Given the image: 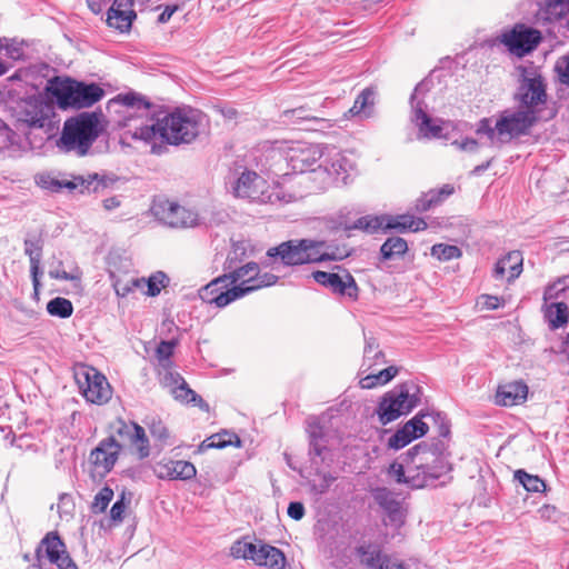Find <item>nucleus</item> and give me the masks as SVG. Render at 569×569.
Instances as JSON below:
<instances>
[{
  "label": "nucleus",
  "instance_id": "obj_1",
  "mask_svg": "<svg viewBox=\"0 0 569 569\" xmlns=\"http://www.w3.org/2000/svg\"><path fill=\"white\" fill-rule=\"evenodd\" d=\"M278 279L271 272L261 273L259 264L251 261L211 280L199 290V296L206 303L224 308L256 290L276 284Z\"/></svg>",
  "mask_w": 569,
  "mask_h": 569
},
{
  "label": "nucleus",
  "instance_id": "obj_2",
  "mask_svg": "<svg viewBox=\"0 0 569 569\" xmlns=\"http://www.w3.org/2000/svg\"><path fill=\"white\" fill-rule=\"evenodd\" d=\"M206 116L198 109L177 108L170 113L157 121H151V126L143 128L138 132L146 142L160 140L169 144L179 146L191 143L204 130Z\"/></svg>",
  "mask_w": 569,
  "mask_h": 569
},
{
  "label": "nucleus",
  "instance_id": "obj_3",
  "mask_svg": "<svg viewBox=\"0 0 569 569\" xmlns=\"http://www.w3.org/2000/svg\"><path fill=\"white\" fill-rule=\"evenodd\" d=\"M103 127L97 112H81L67 119L63 123L58 147L68 152L83 157L99 138Z\"/></svg>",
  "mask_w": 569,
  "mask_h": 569
},
{
  "label": "nucleus",
  "instance_id": "obj_4",
  "mask_svg": "<svg viewBox=\"0 0 569 569\" xmlns=\"http://www.w3.org/2000/svg\"><path fill=\"white\" fill-rule=\"evenodd\" d=\"M50 91L61 108L84 109L100 101L106 91L99 84L86 83L70 78L56 77L50 81Z\"/></svg>",
  "mask_w": 569,
  "mask_h": 569
},
{
  "label": "nucleus",
  "instance_id": "obj_5",
  "mask_svg": "<svg viewBox=\"0 0 569 569\" xmlns=\"http://www.w3.org/2000/svg\"><path fill=\"white\" fill-rule=\"evenodd\" d=\"M232 192L237 198L256 203H288L292 200L279 184H269L264 178L251 170H243L234 180Z\"/></svg>",
  "mask_w": 569,
  "mask_h": 569
},
{
  "label": "nucleus",
  "instance_id": "obj_6",
  "mask_svg": "<svg viewBox=\"0 0 569 569\" xmlns=\"http://www.w3.org/2000/svg\"><path fill=\"white\" fill-rule=\"evenodd\" d=\"M111 103L120 106L119 124L131 133L133 139L143 140L138 132L157 121L152 117V104L141 94L130 92L117 96Z\"/></svg>",
  "mask_w": 569,
  "mask_h": 569
},
{
  "label": "nucleus",
  "instance_id": "obj_7",
  "mask_svg": "<svg viewBox=\"0 0 569 569\" xmlns=\"http://www.w3.org/2000/svg\"><path fill=\"white\" fill-rule=\"evenodd\" d=\"M519 71V86L515 93V101L519 108L527 112L532 111V116L539 118L548 99L546 80L535 67H520Z\"/></svg>",
  "mask_w": 569,
  "mask_h": 569
},
{
  "label": "nucleus",
  "instance_id": "obj_8",
  "mask_svg": "<svg viewBox=\"0 0 569 569\" xmlns=\"http://www.w3.org/2000/svg\"><path fill=\"white\" fill-rule=\"evenodd\" d=\"M411 389L418 390L415 385H402L382 397L376 410L382 425H388L400 416L409 413L418 405L419 399Z\"/></svg>",
  "mask_w": 569,
  "mask_h": 569
},
{
  "label": "nucleus",
  "instance_id": "obj_9",
  "mask_svg": "<svg viewBox=\"0 0 569 569\" xmlns=\"http://www.w3.org/2000/svg\"><path fill=\"white\" fill-rule=\"evenodd\" d=\"M316 240L293 239L281 242L279 246L269 248L267 256L279 258L284 266H300L307 263H317V259L323 256H316Z\"/></svg>",
  "mask_w": 569,
  "mask_h": 569
},
{
  "label": "nucleus",
  "instance_id": "obj_10",
  "mask_svg": "<svg viewBox=\"0 0 569 569\" xmlns=\"http://www.w3.org/2000/svg\"><path fill=\"white\" fill-rule=\"evenodd\" d=\"M546 318L552 329H558L568 322L569 280L559 279L548 286L543 293Z\"/></svg>",
  "mask_w": 569,
  "mask_h": 569
},
{
  "label": "nucleus",
  "instance_id": "obj_11",
  "mask_svg": "<svg viewBox=\"0 0 569 569\" xmlns=\"http://www.w3.org/2000/svg\"><path fill=\"white\" fill-rule=\"evenodd\" d=\"M74 378L88 401L102 405L111 398V387L107 378L96 368L82 366L77 369Z\"/></svg>",
  "mask_w": 569,
  "mask_h": 569
},
{
  "label": "nucleus",
  "instance_id": "obj_12",
  "mask_svg": "<svg viewBox=\"0 0 569 569\" xmlns=\"http://www.w3.org/2000/svg\"><path fill=\"white\" fill-rule=\"evenodd\" d=\"M537 121L532 111L527 112L518 106L516 110L502 111L497 119L498 141L505 143L526 134Z\"/></svg>",
  "mask_w": 569,
  "mask_h": 569
},
{
  "label": "nucleus",
  "instance_id": "obj_13",
  "mask_svg": "<svg viewBox=\"0 0 569 569\" xmlns=\"http://www.w3.org/2000/svg\"><path fill=\"white\" fill-rule=\"evenodd\" d=\"M112 429L113 436L120 439L122 447H128L138 459L143 460L150 456V441L146 430L140 425L118 419Z\"/></svg>",
  "mask_w": 569,
  "mask_h": 569
},
{
  "label": "nucleus",
  "instance_id": "obj_14",
  "mask_svg": "<svg viewBox=\"0 0 569 569\" xmlns=\"http://www.w3.org/2000/svg\"><path fill=\"white\" fill-rule=\"evenodd\" d=\"M151 210L158 220L171 228H191L200 224L198 212L169 200L156 201Z\"/></svg>",
  "mask_w": 569,
  "mask_h": 569
},
{
  "label": "nucleus",
  "instance_id": "obj_15",
  "mask_svg": "<svg viewBox=\"0 0 569 569\" xmlns=\"http://www.w3.org/2000/svg\"><path fill=\"white\" fill-rule=\"evenodd\" d=\"M18 122L31 128H44L49 124L53 108L41 97H32L17 102L13 108Z\"/></svg>",
  "mask_w": 569,
  "mask_h": 569
},
{
  "label": "nucleus",
  "instance_id": "obj_16",
  "mask_svg": "<svg viewBox=\"0 0 569 569\" xmlns=\"http://www.w3.org/2000/svg\"><path fill=\"white\" fill-rule=\"evenodd\" d=\"M325 148L320 144L309 142H293L286 151V160L288 166L295 172L303 173L306 171H315L322 161Z\"/></svg>",
  "mask_w": 569,
  "mask_h": 569
},
{
  "label": "nucleus",
  "instance_id": "obj_17",
  "mask_svg": "<svg viewBox=\"0 0 569 569\" xmlns=\"http://www.w3.org/2000/svg\"><path fill=\"white\" fill-rule=\"evenodd\" d=\"M541 40L542 37L539 30L525 24H516L511 30L502 33L500 38V42L519 58L532 52Z\"/></svg>",
  "mask_w": 569,
  "mask_h": 569
},
{
  "label": "nucleus",
  "instance_id": "obj_18",
  "mask_svg": "<svg viewBox=\"0 0 569 569\" xmlns=\"http://www.w3.org/2000/svg\"><path fill=\"white\" fill-rule=\"evenodd\" d=\"M410 462L405 466L398 461L390 465L388 475L398 483L407 485L410 488H423L429 486L427 476L420 467V456H407Z\"/></svg>",
  "mask_w": 569,
  "mask_h": 569
},
{
  "label": "nucleus",
  "instance_id": "obj_19",
  "mask_svg": "<svg viewBox=\"0 0 569 569\" xmlns=\"http://www.w3.org/2000/svg\"><path fill=\"white\" fill-rule=\"evenodd\" d=\"M425 88L423 83H419L413 93L411 94L410 103L412 109V120L419 128V133L427 139L440 138L442 134V121L439 119H432L425 110L426 104L418 96Z\"/></svg>",
  "mask_w": 569,
  "mask_h": 569
},
{
  "label": "nucleus",
  "instance_id": "obj_20",
  "mask_svg": "<svg viewBox=\"0 0 569 569\" xmlns=\"http://www.w3.org/2000/svg\"><path fill=\"white\" fill-rule=\"evenodd\" d=\"M43 552L49 561L57 565L59 569H78L74 561L66 551L63 541L56 532L47 533L37 548L36 555L39 562H41Z\"/></svg>",
  "mask_w": 569,
  "mask_h": 569
},
{
  "label": "nucleus",
  "instance_id": "obj_21",
  "mask_svg": "<svg viewBox=\"0 0 569 569\" xmlns=\"http://www.w3.org/2000/svg\"><path fill=\"white\" fill-rule=\"evenodd\" d=\"M122 445L113 435L102 439L99 445L91 450L89 461L100 472L101 476L109 473L121 452Z\"/></svg>",
  "mask_w": 569,
  "mask_h": 569
},
{
  "label": "nucleus",
  "instance_id": "obj_22",
  "mask_svg": "<svg viewBox=\"0 0 569 569\" xmlns=\"http://www.w3.org/2000/svg\"><path fill=\"white\" fill-rule=\"evenodd\" d=\"M312 278L319 284L329 288L333 293L356 299L358 296V286L355 278L346 272L343 276L326 271L312 272Z\"/></svg>",
  "mask_w": 569,
  "mask_h": 569
},
{
  "label": "nucleus",
  "instance_id": "obj_23",
  "mask_svg": "<svg viewBox=\"0 0 569 569\" xmlns=\"http://www.w3.org/2000/svg\"><path fill=\"white\" fill-rule=\"evenodd\" d=\"M425 415L419 412L412 419L407 421L388 440V448L399 450L409 445L412 440L423 437L428 430V425L422 420Z\"/></svg>",
  "mask_w": 569,
  "mask_h": 569
},
{
  "label": "nucleus",
  "instance_id": "obj_24",
  "mask_svg": "<svg viewBox=\"0 0 569 569\" xmlns=\"http://www.w3.org/2000/svg\"><path fill=\"white\" fill-rule=\"evenodd\" d=\"M407 456H420V467H422L430 486L436 479L448 471L447 463L435 452L430 451L425 443H419L407 451Z\"/></svg>",
  "mask_w": 569,
  "mask_h": 569
},
{
  "label": "nucleus",
  "instance_id": "obj_25",
  "mask_svg": "<svg viewBox=\"0 0 569 569\" xmlns=\"http://www.w3.org/2000/svg\"><path fill=\"white\" fill-rule=\"evenodd\" d=\"M154 475L162 480H190L196 477L193 463L184 460H161L153 467Z\"/></svg>",
  "mask_w": 569,
  "mask_h": 569
},
{
  "label": "nucleus",
  "instance_id": "obj_26",
  "mask_svg": "<svg viewBox=\"0 0 569 569\" xmlns=\"http://www.w3.org/2000/svg\"><path fill=\"white\" fill-rule=\"evenodd\" d=\"M163 382L166 386L170 387L174 399L183 403H194L203 411H209V405L189 388L188 383L179 373L167 372L163 377Z\"/></svg>",
  "mask_w": 569,
  "mask_h": 569
},
{
  "label": "nucleus",
  "instance_id": "obj_27",
  "mask_svg": "<svg viewBox=\"0 0 569 569\" xmlns=\"http://www.w3.org/2000/svg\"><path fill=\"white\" fill-rule=\"evenodd\" d=\"M528 390V386L523 381L500 385L495 396V402L503 407L521 405L527 400Z\"/></svg>",
  "mask_w": 569,
  "mask_h": 569
},
{
  "label": "nucleus",
  "instance_id": "obj_28",
  "mask_svg": "<svg viewBox=\"0 0 569 569\" xmlns=\"http://www.w3.org/2000/svg\"><path fill=\"white\" fill-rule=\"evenodd\" d=\"M522 253L518 250L510 251L497 261L493 269V277L496 279H502L507 276V280L510 282L522 272Z\"/></svg>",
  "mask_w": 569,
  "mask_h": 569
},
{
  "label": "nucleus",
  "instance_id": "obj_29",
  "mask_svg": "<svg viewBox=\"0 0 569 569\" xmlns=\"http://www.w3.org/2000/svg\"><path fill=\"white\" fill-rule=\"evenodd\" d=\"M256 551L253 562L257 566L267 567L269 569H284L287 559L279 548L259 541Z\"/></svg>",
  "mask_w": 569,
  "mask_h": 569
},
{
  "label": "nucleus",
  "instance_id": "obj_30",
  "mask_svg": "<svg viewBox=\"0 0 569 569\" xmlns=\"http://www.w3.org/2000/svg\"><path fill=\"white\" fill-rule=\"evenodd\" d=\"M328 157L319 162L318 168L323 169L336 181L346 182L350 163L348 159L336 149L328 151Z\"/></svg>",
  "mask_w": 569,
  "mask_h": 569
},
{
  "label": "nucleus",
  "instance_id": "obj_31",
  "mask_svg": "<svg viewBox=\"0 0 569 569\" xmlns=\"http://www.w3.org/2000/svg\"><path fill=\"white\" fill-rule=\"evenodd\" d=\"M375 94L376 92L372 88L363 89L356 98L353 106L348 112L352 117H359L361 119L369 118L372 113Z\"/></svg>",
  "mask_w": 569,
  "mask_h": 569
},
{
  "label": "nucleus",
  "instance_id": "obj_32",
  "mask_svg": "<svg viewBox=\"0 0 569 569\" xmlns=\"http://www.w3.org/2000/svg\"><path fill=\"white\" fill-rule=\"evenodd\" d=\"M307 432L309 436L310 453L321 457L327 450V439L323 428L316 419L309 420Z\"/></svg>",
  "mask_w": 569,
  "mask_h": 569
},
{
  "label": "nucleus",
  "instance_id": "obj_33",
  "mask_svg": "<svg viewBox=\"0 0 569 569\" xmlns=\"http://www.w3.org/2000/svg\"><path fill=\"white\" fill-rule=\"evenodd\" d=\"M385 353L378 349V343L373 338H366L363 351L362 373L371 370L375 366L386 363Z\"/></svg>",
  "mask_w": 569,
  "mask_h": 569
},
{
  "label": "nucleus",
  "instance_id": "obj_34",
  "mask_svg": "<svg viewBox=\"0 0 569 569\" xmlns=\"http://www.w3.org/2000/svg\"><path fill=\"white\" fill-rule=\"evenodd\" d=\"M24 252L28 254L30 259V271L32 276V283L34 291L37 292L40 287L39 281V270H40V261H41V247L38 242L26 240L24 242Z\"/></svg>",
  "mask_w": 569,
  "mask_h": 569
},
{
  "label": "nucleus",
  "instance_id": "obj_35",
  "mask_svg": "<svg viewBox=\"0 0 569 569\" xmlns=\"http://www.w3.org/2000/svg\"><path fill=\"white\" fill-rule=\"evenodd\" d=\"M387 229H400V230H411V231H421L427 228V222L421 218H415L412 216L403 214L398 216L396 218H390L388 222L385 224Z\"/></svg>",
  "mask_w": 569,
  "mask_h": 569
},
{
  "label": "nucleus",
  "instance_id": "obj_36",
  "mask_svg": "<svg viewBox=\"0 0 569 569\" xmlns=\"http://www.w3.org/2000/svg\"><path fill=\"white\" fill-rule=\"evenodd\" d=\"M112 279V287L116 291V295L121 298L128 297L131 292L136 291L137 289H143L144 288V279L140 278H119L114 274H111Z\"/></svg>",
  "mask_w": 569,
  "mask_h": 569
},
{
  "label": "nucleus",
  "instance_id": "obj_37",
  "mask_svg": "<svg viewBox=\"0 0 569 569\" xmlns=\"http://www.w3.org/2000/svg\"><path fill=\"white\" fill-rule=\"evenodd\" d=\"M408 250L407 241L400 237L388 238L380 248L382 260H392L403 256Z\"/></svg>",
  "mask_w": 569,
  "mask_h": 569
},
{
  "label": "nucleus",
  "instance_id": "obj_38",
  "mask_svg": "<svg viewBox=\"0 0 569 569\" xmlns=\"http://www.w3.org/2000/svg\"><path fill=\"white\" fill-rule=\"evenodd\" d=\"M357 556L360 559L361 565L368 568L378 569L380 562L386 555H382L378 547L372 545H362L356 549Z\"/></svg>",
  "mask_w": 569,
  "mask_h": 569
},
{
  "label": "nucleus",
  "instance_id": "obj_39",
  "mask_svg": "<svg viewBox=\"0 0 569 569\" xmlns=\"http://www.w3.org/2000/svg\"><path fill=\"white\" fill-rule=\"evenodd\" d=\"M136 18L133 10H108L107 22L110 27L121 32L130 29L132 19Z\"/></svg>",
  "mask_w": 569,
  "mask_h": 569
},
{
  "label": "nucleus",
  "instance_id": "obj_40",
  "mask_svg": "<svg viewBox=\"0 0 569 569\" xmlns=\"http://www.w3.org/2000/svg\"><path fill=\"white\" fill-rule=\"evenodd\" d=\"M317 248L315 250L317 251L316 256H323L320 259H317V262L322 261H338L346 258L349 252L346 248H339L337 246L327 244L325 241H316Z\"/></svg>",
  "mask_w": 569,
  "mask_h": 569
},
{
  "label": "nucleus",
  "instance_id": "obj_41",
  "mask_svg": "<svg viewBox=\"0 0 569 569\" xmlns=\"http://www.w3.org/2000/svg\"><path fill=\"white\" fill-rule=\"evenodd\" d=\"M513 478L529 492H543L546 490V483L540 477L530 475L522 469L516 470Z\"/></svg>",
  "mask_w": 569,
  "mask_h": 569
},
{
  "label": "nucleus",
  "instance_id": "obj_42",
  "mask_svg": "<svg viewBox=\"0 0 569 569\" xmlns=\"http://www.w3.org/2000/svg\"><path fill=\"white\" fill-rule=\"evenodd\" d=\"M203 445L208 448H218L222 449L228 446H240V439L237 435L230 433L228 431H223L217 435H213L212 437L208 438L203 441Z\"/></svg>",
  "mask_w": 569,
  "mask_h": 569
},
{
  "label": "nucleus",
  "instance_id": "obj_43",
  "mask_svg": "<svg viewBox=\"0 0 569 569\" xmlns=\"http://www.w3.org/2000/svg\"><path fill=\"white\" fill-rule=\"evenodd\" d=\"M258 543L247 541L246 539L238 540L231 546V556L236 559L252 560L256 557Z\"/></svg>",
  "mask_w": 569,
  "mask_h": 569
},
{
  "label": "nucleus",
  "instance_id": "obj_44",
  "mask_svg": "<svg viewBox=\"0 0 569 569\" xmlns=\"http://www.w3.org/2000/svg\"><path fill=\"white\" fill-rule=\"evenodd\" d=\"M543 11L547 20H559L569 12V0H549Z\"/></svg>",
  "mask_w": 569,
  "mask_h": 569
},
{
  "label": "nucleus",
  "instance_id": "obj_45",
  "mask_svg": "<svg viewBox=\"0 0 569 569\" xmlns=\"http://www.w3.org/2000/svg\"><path fill=\"white\" fill-rule=\"evenodd\" d=\"M47 311L54 317L68 318L72 315L73 307L70 300L57 297L47 303Z\"/></svg>",
  "mask_w": 569,
  "mask_h": 569
},
{
  "label": "nucleus",
  "instance_id": "obj_46",
  "mask_svg": "<svg viewBox=\"0 0 569 569\" xmlns=\"http://www.w3.org/2000/svg\"><path fill=\"white\" fill-rule=\"evenodd\" d=\"M42 184L52 190V191H59L63 188H67L69 190L77 189L78 187H83L89 190L90 182L84 186L86 180L82 177H77L73 180H57V179H50V181L41 180Z\"/></svg>",
  "mask_w": 569,
  "mask_h": 569
},
{
  "label": "nucleus",
  "instance_id": "obj_47",
  "mask_svg": "<svg viewBox=\"0 0 569 569\" xmlns=\"http://www.w3.org/2000/svg\"><path fill=\"white\" fill-rule=\"evenodd\" d=\"M431 254L438 260L448 261L459 258L461 250L457 246L439 243L432 247Z\"/></svg>",
  "mask_w": 569,
  "mask_h": 569
},
{
  "label": "nucleus",
  "instance_id": "obj_48",
  "mask_svg": "<svg viewBox=\"0 0 569 569\" xmlns=\"http://www.w3.org/2000/svg\"><path fill=\"white\" fill-rule=\"evenodd\" d=\"M442 202V197L437 194L436 190H429L428 192L423 193L420 198L416 201V209L417 211L423 212L428 211L435 206H438Z\"/></svg>",
  "mask_w": 569,
  "mask_h": 569
},
{
  "label": "nucleus",
  "instance_id": "obj_49",
  "mask_svg": "<svg viewBox=\"0 0 569 569\" xmlns=\"http://www.w3.org/2000/svg\"><path fill=\"white\" fill-rule=\"evenodd\" d=\"M113 498V490L106 486L94 496L93 502H92V510L93 512H103L106 511L108 505Z\"/></svg>",
  "mask_w": 569,
  "mask_h": 569
},
{
  "label": "nucleus",
  "instance_id": "obj_50",
  "mask_svg": "<svg viewBox=\"0 0 569 569\" xmlns=\"http://www.w3.org/2000/svg\"><path fill=\"white\" fill-rule=\"evenodd\" d=\"M476 133L487 136L491 143L499 142L497 121L492 124V121L489 118H483L478 122Z\"/></svg>",
  "mask_w": 569,
  "mask_h": 569
},
{
  "label": "nucleus",
  "instance_id": "obj_51",
  "mask_svg": "<svg viewBox=\"0 0 569 569\" xmlns=\"http://www.w3.org/2000/svg\"><path fill=\"white\" fill-rule=\"evenodd\" d=\"M167 277L163 272H157L152 274L147 281L144 280V286L147 284L148 290L147 295L150 297H154L160 293L161 288L164 287V281Z\"/></svg>",
  "mask_w": 569,
  "mask_h": 569
},
{
  "label": "nucleus",
  "instance_id": "obj_52",
  "mask_svg": "<svg viewBox=\"0 0 569 569\" xmlns=\"http://www.w3.org/2000/svg\"><path fill=\"white\" fill-rule=\"evenodd\" d=\"M376 499L379 505L385 508L389 513H395L399 510V503L390 496L386 489H381L376 493Z\"/></svg>",
  "mask_w": 569,
  "mask_h": 569
},
{
  "label": "nucleus",
  "instance_id": "obj_53",
  "mask_svg": "<svg viewBox=\"0 0 569 569\" xmlns=\"http://www.w3.org/2000/svg\"><path fill=\"white\" fill-rule=\"evenodd\" d=\"M130 499H127V492L122 491L118 500L113 503L110 510V518L113 521H122L123 513Z\"/></svg>",
  "mask_w": 569,
  "mask_h": 569
},
{
  "label": "nucleus",
  "instance_id": "obj_54",
  "mask_svg": "<svg viewBox=\"0 0 569 569\" xmlns=\"http://www.w3.org/2000/svg\"><path fill=\"white\" fill-rule=\"evenodd\" d=\"M383 220L385 218L380 217H362L358 219L356 223V228L373 232L380 228H383Z\"/></svg>",
  "mask_w": 569,
  "mask_h": 569
},
{
  "label": "nucleus",
  "instance_id": "obj_55",
  "mask_svg": "<svg viewBox=\"0 0 569 569\" xmlns=\"http://www.w3.org/2000/svg\"><path fill=\"white\" fill-rule=\"evenodd\" d=\"M176 346H177V341L176 340L161 341L158 345V347L156 349V356H157V358H158L160 363L163 365V362L169 361L170 357L173 353V349H174Z\"/></svg>",
  "mask_w": 569,
  "mask_h": 569
},
{
  "label": "nucleus",
  "instance_id": "obj_56",
  "mask_svg": "<svg viewBox=\"0 0 569 569\" xmlns=\"http://www.w3.org/2000/svg\"><path fill=\"white\" fill-rule=\"evenodd\" d=\"M150 433L156 440L160 441L162 445L168 443L170 435L168 428L163 425L162 421H153L150 426Z\"/></svg>",
  "mask_w": 569,
  "mask_h": 569
},
{
  "label": "nucleus",
  "instance_id": "obj_57",
  "mask_svg": "<svg viewBox=\"0 0 569 569\" xmlns=\"http://www.w3.org/2000/svg\"><path fill=\"white\" fill-rule=\"evenodd\" d=\"M368 373L360 379V386L362 389H372L379 386H383L381 376L378 370L367 371Z\"/></svg>",
  "mask_w": 569,
  "mask_h": 569
},
{
  "label": "nucleus",
  "instance_id": "obj_58",
  "mask_svg": "<svg viewBox=\"0 0 569 569\" xmlns=\"http://www.w3.org/2000/svg\"><path fill=\"white\" fill-rule=\"evenodd\" d=\"M556 71L558 72L560 82L569 87V56L557 61Z\"/></svg>",
  "mask_w": 569,
  "mask_h": 569
},
{
  "label": "nucleus",
  "instance_id": "obj_59",
  "mask_svg": "<svg viewBox=\"0 0 569 569\" xmlns=\"http://www.w3.org/2000/svg\"><path fill=\"white\" fill-rule=\"evenodd\" d=\"M335 480H336V477L332 476L331 473H329V472L322 473L320 481L318 483L312 485V490L317 495H323L325 492L328 491V489L330 488V486L333 483Z\"/></svg>",
  "mask_w": 569,
  "mask_h": 569
},
{
  "label": "nucleus",
  "instance_id": "obj_60",
  "mask_svg": "<svg viewBox=\"0 0 569 569\" xmlns=\"http://www.w3.org/2000/svg\"><path fill=\"white\" fill-rule=\"evenodd\" d=\"M479 303L487 310H495L502 306L503 301L497 296L482 295L479 298Z\"/></svg>",
  "mask_w": 569,
  "mask_h": 569
},
{
  "label": "nucleus",
  "instance_id": "obj_61",
  "mask_svg": "<svg viewBox=\"0 0 569 569\" xmlns=\"http://www.w3.org/2000/svg\"><path fill=\"white\" fill-rule=\"evenodd\" d=\"M287 512L293 520H301L305 516V507L301 502L293 501L289 503Z\"/></svg>",
  "mask_w": 569,
  "mask_h": 569
},
{
  "label": "nucleus",
  "instance_id": "obj_62",
  "mask_svg": "<svg viewBox=\"0 0 569 569\" xmlns=\"http://www.w3.org/2000/svg\"><path fill=\"white\" fill-rule=\"evenodd\" d=\"M378 371L381 376L383 385H386L398 375L399 368L396 366H389L388 368Z\"/></svg>",
  "mask_w": 569,
  "mask_h": 569
},
{
  "label": "nucleus",
  "instance_id": "obj_63",
  "mask_svg": "<svg viewBox=\"0 0 569 569\" xmlns=\"http://www.w3.org/2000/svg\"><path fill=\"white\" fill-rule=\"evenodd\" d=\"M378 569H406L402 562L390 557H385Z\"/></svg>",
  "mask_w": 569,
  "mask_h": 569
},
{
  "label": "nucleus",
  "instance_id": "obj_64",
  "mask_svg": "<svg viewBox=\"0 0 569 569\" xmlns=\"http://www.w3.org/2000/svg\"><path fill=\"white\" fill-rule=\"evenodd\" d=\"M453 144L463 151H476L478 148V142L475 139H465L461 142L455 141Z\"/></svg>",
  "mask_w": 569,
  "mask_h": 569
}]
</instances>
